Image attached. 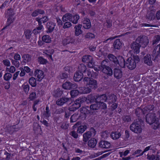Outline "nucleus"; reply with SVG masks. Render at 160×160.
<instances>
[{"label":"nucleus","instance_id":"nucleus-48","mask_svg":"<svg viewBox=\"0 0 160 160\" xmlns=\"http://www.w3.org/2000/svg\"><path fill=\"white\" fill-rule=\"evenodd\" d=\"M24 33L26 38L30 39L32 34L31 31L30 30H27L25 31Z\"/></svg>","mask_w":160,"mask_h":160},{"label":"nucleus","instance_id":"nucleus-29","mask_svg":"<svg viewBox=\"0 0 160 160\" xmlns=\"http://www.w3.org/2000/svg\"><path fill=\"white\" fill-rule=\"evenodd\" d=\"M94 72L93 71H84L83 72H86L88 76L89 77H92L93 78H95L98 75V72L97 71H95Z\"/></svg>","mask_w":160,"mask_h":160},{"label":"nucleus","instance_id":"nucleus-12","mask_svg":"<svg viewBox=\"0 0 160 160\" xmlns=\"http://www.w3.org/2000/svg\"><path fill=\"white\" fill-rule=\"evenodd\" d=\"M106 102H108L109 104H112L116 102L117 98L113 94H111L106 96Z\"/></svg>","mask_w":160,"mask_h":160},{"label":"nucleus","instance_id":"nucleus-16","mask_svg":"<svg viewBox=\"0 0 160 160\" xmlns=\"http://www.w3.org/2000/svg\"><path fill=\"white\" fill-rule=\"evenodd\" d=\"M34 74L37 77V80L40 81L44 78V75L42 71H35Z\"/></svg>","mask_w":160,"mask_h":160},{"label":"nucleus","instance_id":"nucleus-4","mask_svg":"<svg viewBox=\"0 0 160 160\" xmlns=\"http://www.w3.org/2000/svg\"><path fill=\"white\" fill-rule=\"evenodd\" d=\"M96 132L95 129L93 128H91L89 131L84 133L83 135V141L84 144H86L91 138L95 135Z\"/></svg>","mask_w":160,"mask_h":160},{"label":"nucleus","instance_id":"nucleus-27","mask_svg":"<svg viewBox=\"0 0 160 160\" xmlns=\"http://www.w3.org/2000/svg\"><path fill=\"white\" fill-rule=\"evenodd\" d=\"M82 26V25L78 24L75 27V35L76 36H78L82 33V31L81 30Z\"/></svg>","mask_w":160,"mask_h":160},{"label":"nucleus","instance_id":"nucleus-25","mask_svg":"<svg viewBox=\"0 0 160 160\" xmlns=\"http://www.w3.org/2000/svg\"><path fill=\"white\" fill-rule=\"evenodd\" d=\"M93 58L92 56L90 55H86L83 56L82 58V61L85 63H88L92 61Z\"/></svg>","mask_w":160,"mask_h":160},{"label":"nucleus","instance_id":"nucleus-37","mask_svg":"<svg viewBox=\"0 0 160 160\" xmlns=\"http://www.w3.org/2000/svg\"><path fill=\"white\" fill-rule=\"evenodd\" d=\"M81 88L82 91L81 93L83 94H87L91 92L92 88L89 87H81Z\"/></svg>","mask_w":160,"mask_h":160},{"label":"nucleus","instance_id":"nucleus-20","mask_svg":"<svg viewBox=\"0 0 160 160\" xmlns=\"http://www.w3.org/2000/svg\"><path fill=\"white\" fill-rule=\"evenodd\" d=\"M144 63L148 66L152 65V62L151 60V56L150 54H147L143 58Z\"/></svg>","mask_w":160,"mask_h":160},{"label":"nucleus","instance_id":"nucleus-17","mask_svg":"<svg viewBox=\"0 0 160 160\" xmlns=\"http://www.w3.org/2000/svg\"><path fill=\"white\" fill-rule=\"evenodd\" d=\"M83 78L82 73L80 71H78L74 74L73 79L76 82L80 81Z\"/></svg>","mask_w":160,"mask_h":160},{"label":"nucleus","instance_id":"nucleus-38","mask_svg":"<svg viewBox=\"0 0 160 160\" xmlns=\"http://www.w3.org/2000/svg\"><path fill=\"white\" fill-rule=\"evenodd\" d=\"M87 127L86 125H81L78 127L77 132L78 133H82L87 129Z\"/></svg>","mask_w":160,"mask_h":160},{"label":"nucleus","instance_id":"nucleus-33","mask_svg":"<svg viewBox=\"0 0 160 160\" xmlns=\"http://www.w3.org/2000/svg\"><path fill=\"white\" fill-rule=\"evenodd\" d=\"M72 14L69 13L65 14L62 17V20L63 22H65L67 21H71Z\"/></svg>","mask_w":160,"mask_h":160},{"label":"nucleus","instance_id":"nucleus-36","mask_svg":"<svg viewBox=\"0 0 160 160\" xmlns=\"http://www.w3.org/2000/svg\"><path fill=\"white\" fill-rule=\"evenodd\" d=\"M90 108L91 110H97L100 108V106L99 103L96 102L91 104L90 106Z\"/></svg>","mask_w":160,"mask_h":160},{"label":"nucleus","instance_id":"nucleus-5","mask_svg":"<svg viewBox=\"0 0 160 160\" xmlns=\"http://www.w3.org/2000/svg\"><path fill=\"white\" fill-rule=\"evenodd\" d=\"M136 41L142 47H146L148 44L149 42V40L148 37L143 35H140L136 39Z\"/></svg>","mask_w":160,"mask_h":160},{"label":"nucleus","instance_id":"nucleus-21","mask_svg":"<svg viewBox=\"0 0 160 160\" xmlns=\"http://www.w3.org/2000/svg\"><path fill=\"white\" fill-rule=\"evenodd\" d=\"M107 99L106 96L105 94H103L101 96H96V102L100 103L103 102V101L106 102Z\"/></svg>","mask_w":160,"mask_h":160},{"label":"nucleus","instance_id":"nucleus-2","mask_svg":"<svg viewBox=\"0 0 160 160\" xmlns=\"http://www.w3.org/2000/svg\"><path fill=\"white\" fill-rule=\"evenodd\" d=\"M138 118L134 120L130 126V129L132 132L136 133H140L142 131L141 125L143 123V121L138 116Z\"/></svg>","mask_w":160,"mask_h":160},{"label":"nucleus","instance_id":"nucleus-26","mask_svg":"<svg viewBox=\"0 0 160 160\" xmlns=\"http://www.w3.org/2000/svg\"><path fill=\"white\" fill-rule=\"evenodd\" d=\"M63 93V91L58 88L53 91L52 94L55 98H58L60 97Z\"/></svg>","mask_w":160,"mask_h":160},{"label":"nucleus","instance_id":"nucleus-51","mask_svg":"<svg viewBox=\"0 0 160 160\" xmlns=\"http://www.w3.org/2000/svg\"><path fill=\"white\" fill-rule=\"evenodd\" d=\"M85 37L86 38L91 39L94 38L95 35L93 33L90 32H88L85 35Z\"/></svg>","mask_w":160,"mask_h":160},{"label":"nucleus","instance_id":"nucleus-46","mask_svg":"<svg viewBox=\"0 0 160 160\" xmlns=\"http://www.w3.org/2000/svg\"><path fill=\"white\" fill-rule=\"evenodd\" d=\"M88 99L91 102H96V96L92 94L89 95L87 97Z\"/></svg>","mask_w":160,"mask_h":160},{"label":"nucleus","instance_id":"nucleus-64","mask_svg":"<svg viewBox=\"0 0 160 160\" xmlns=\"http://www.w3.org/2000/svg\"><path fill=\"white\" fill-rule=\"evenodd\" d=\"M79 70H86V66L83 64H81L79 65L78 67Z\"/></svg>","mask_w":160,"mask_h":160},{"label":"nucleus","instance_id":"nucleus-14","mask_svg":"<svg viewBox=\"0 0 160 160\" xmlns=\"http://www.w3.org/2000/svg\"><path fill=\"white\" fill-rule=\"evenodd\" d=\"M88 106H87L86 107H83L80 108V111L82 114H83L84 115L83 117H81V118H85L90 113V111L88 109Z\"/></svg>","mask_w":160,"mask_h":160},{"label":"nucleus","instance_id":"nucleus-47","mask_svg":"<svg viewBox=\"0 0 160 160\" xmlns=\"http://www.w3.org/2000/svg\"><path fill=\"white\" fill-rule=\"evenodd\" d=\"M154 108V106L153 105H149L144 108L145 111L148 112H150L151 111L153 110Z\"/></svg>","mask_w":160,"mask_h":160},{"label":"nucleus","instance_id":"nucleus-24","mask_svg":"<svg viewBox=\"0 0 160 160\" xmlns=\"http://www.w3.org/2000/svg\"><path fill=\"white\" fill-rule=\"evenodd\" d=\"M55 23L52 22H48L47 24V27L48 29V32H52L55 28Z\"/></svg>","mask_w":160,"mask_h":160},{"label":"nucleus","instance_id":"nucleus-32","mask_svg":"<svg viewBox=\"0 0 160 160\" xmlns=\"http://www.w3.org/2000/svg\"><path fill=\"white\" fill-rule=\"evenodd\" d=\"M121 134L118 132H112L111 134V136L113 139H117L119 138Z\"/></svg>","mask_w":160,"mask_h":160},{"label":"nucleus","instance_id":"nucleus-61","mask_svg":"<svg viewBox=\"0 0 160 160\" xmlns=\"http://www.w3.org/2000/svg\"><path fill=\"white\" fill-rule=\"evenodd\" d=\"M70 135H71L75 138H77L78 137V135L74 131H73L70 133Z\"/></svg>","mask_w":160,"mask_h":160},{"label":"nucleus","instance_id":"nucleus-13","mask_svg":"<svg viewBox=\"0 0 160 160\" xmlns=\"http://www.w3.org/2000/svg\"><path fill=\"white\" fill-rule=\"evenodd\" d=\"M141 46L136 41L132 43L131 44V48L134 50V52L136 53H138L139 52L140 47Z\"/></svg>","mask_w":160,"mask_h":160},{"label":"nucleus","instance_id":"nucleus-19","mask_svg":"<svg viewBox=\"0 0 160 160\" xmlns=\"http://www.w3.org/2000/svg\"><path fill=\"white\" fill-rule=\"evenodd\" d=\"M111 146L110 143L106 141H101L99 143V147L102 148H108Z\"/></svg>","mask_w":160,"mask_h":160},{"label":"nucleus","instance_id":"nucleus-8","mask_svg":"<svg viewBox=\"0 0 160 160\" xmlns=\"http://www.w3.org/2000/svg\"><path fill=\"white\" fill-rule=\"evenodd\" d=\"M100 69H105L106 70H112V69H113V67H110V62H109L108 59H106L103 60L101 64Z\"/></svg>","mask_w":160,"mask_h":160},{"label":"nucleus","instance_id":"nucleus-58","mask_svg":"<svg viewBox=\"0 0 160 160\" xmlns=\"http://www.w3.org/2000/svg\"><path fill=\"white\" fill-rule=\"evenodd\" d=\"M33 129L35 131H38V129L41 130V128L40 126L37 123H35L33 125Z\"/></svg>","mask_w":160,"mask_h":160},{"label":"nucleus","instance_id":"nucleus-45","mask_svg":"<svg viewBox=\"0 0 160 160\" xmlns=\"http://www.w3.org/2000/svg\"><path fill=\"white\" fill-rule=\"evenodd\" d=\"M114 75L116 78H120L122 77V74L121 71H115L114 72Z\"/></svg>","mask_w":160,"mask_h":160},{"label":"nucleus","instance_id":"nucleus-50","mask_svg":"<svg viewBox=\"0 0 160 160\" xmlns=\"http://www.w3.org/2000/svg\"><path fill=\"white\" fill-rule=\"evenodd\" d=\"M154 17L155 16L152 12H148L146 15L147 18L150 20L154 19Z\"/></svg>","mask_w":160,"mask_h":160},{"label":"nucleus","instance_id":"nucleus-49","mask_svg":"<svg viewBox=\"0 0 160 160\" xmlns=\"http://www.w3.org/2000/svg\"><path fill=\"white\" fill-rule=\"evenodd\" d=\"M160 40V36L159 35L155 36L153 40L152 45L157 44Z\"/></svg>","mask_w":160,"mask_h":160},{"label":"nucleus","instance_id":"nucleus-11","mask_svg":"<svg viewBox=\"0 0 160 160\" xmlns=\"http://www.w3.org/2000/svg\"><path fill=\"white\" fill-rule=\"evenodd\" d=\"M126 66L130 70H132L135 68L136 64L132 58H129L127 60Z\"/></svg>","mask_w":160,"mask_h":160},{"label":"nucleus","instance_id":"nucleus-63","mask_svg":"<svg viewBox=\"0 0 160 160\" xmlns=\"http://www.w3.org/2000/svg\"><path fill=\"white\" fill-rule=\"evenodd\" d=\"M99 104L100 106V108L101 109H106L107 108L106 104L103 102L99 103Z\"/></svg>","mask_w":160,"mask_h":160},{"label":"nucleus","instance_id":"nucleus-7","mask_svg":"<svg viewBox=\"0 0 160 160\" xmlns=\"http://www.w3.org/2000/svg\"><path fill=\"white\" fill-rule=\"evenodd\" d=\"M72 102V100L71 98L65 97L58 99L56 101V104L59 106H62L64 104H67L68 103L70 104Z\"/></svg>","mask_w":160,"mask_h":160},{"label":"nucleus","instance_id":"nucleus-6","mask_svg":"<svg viewBox=\"0 0 160 160\" xmlns=\"http://www.w3.org/2000/svg\"><path fill=\"white\" fill-rule=\"evenodd\" d=\"M119 61L118 60L117 64L114 65V70H121V68H123L126 66L125 60L122 57H119Z\"/></svg>","mask_w":160,"mask_h":160},{"label":"nucleus","instance_id":"nucleus-56","mask_svg":"<svg viewBox=\"0 0 160 160\" xmlns=\"http://www.w3.org/2000/svg\"><path fill=\"white\" fill-rule=\"evenodd\" d=\"M36 98V94L35 92H32L29 95V98L31 100H33Z\"/></svg>","mask_w":160,"mask_h":160},{"label":"nucleus","instance_id":"nucleus-23","mask_svg":"<svg viewBox=\"0 0 160 160\" xmlns=\"http://www.w3.org/2000/svg\"><path fill=\"white\" fill-rule=\"evenodd\" d=\"M88 141V146L92 148H93L95 147L97 142V140L94 138H91Z\"/></svg>","mask_w":160,"mask_h":160},{"label":"nucleus","instance_id":"nucleus-30","mask_svg":"<svg viewBox=\"0 0 160 160\" xmlns=\"http://www.w3.org/2000/svg\"><path fill=\"white\" fill-rule=\"evenodd\" d=\"M108 57L110 61L114 63L113 65L112 66V67H114V65L117 64L118 60L115 56L111 54H108Z\"/></svg>","mask_w":160,"mask_h":160},{"label":"nucleus","instance_id":"nucleus-60","mask_svg":"<svg viewBox=\"0 0 160 160\" xmlns=\"http://www.w3.org/2000/svg\"><path fill=\"white\" fill-rule=\"evenodd\" d=\"M72 26L71 23L69 22H67L64 23L63 27V28L65 29L70 27Z\"/></svg>","mask_w":160,"mask_h":160},{"label":"nucleus","instance_id":"nucleus-39","mask_svg":"<svg viewBox=\"0 0 160 160\" xmlns=\"http://www.w3.org/2000/svg\"><path fill=\"white\" fill-rule=\"evenodd\" d=\"M79 18V16L78 15H75L73 16L72 15L71 22L74 24H77L78 22V21Z\"/></svg>","mask_w":160,"mask_h":160},{"label":"nucleus","instance_id":"nucleus-42","mask_svg":"<svg viewBox=\"0 0 160 160\" xmlns=\"http://www.w3.org/2000/svg\"><path fill=\"white\" fill-rule=\"evenodd\" d=\"M72 90L70 91V94L72 98H73L77 96L79 93V91L76 89Z\"/></svg>","mask_w":160,"mask_h":160},{"label":"nucleus","instance_id":"nucleus-59","mask_svg":"<svg viewBox=\"0 0 160 160\" xmlns=\"http://www.w3.org/2000/svg\"><path fill=\"white\" fill-rule=\"evenodd\" d=\"M49 19L47 16H45L41 18V24L42 23H44L49 20Z\"/></svg>","mask_w":160,"mask_h":160},{"label":"nucleus","instance_id":"nucleus-52","mask_svg":"<svg viewBox=\"0 0 160 160\" xmlns=\"http://www.w3.org/2000/svg\"><path fill=\"white\" fill-rule=\"evenodd\" d=\"M122 119L124 122H129L131 121V117L129 115H124L122 117Z\"/></svg>","mask_w":160,"mask_h":160},{"label":"nucleus","instance_id":"nucleus-62","mask_svg":"<svg viewBox=\"0 0 160 160\" xmlns=\"http://www.w3.org/2000/svg\"><path fill=\"white\" fill-rule=\"evenodd\" d=\"M60 77L61 79L67 78H68V75L66 72H63L60 75Z\"/></svg>","mask_w":160,"mask_h":160},{"label":"nucleus","instance_id":"nucleus-35","mask_svg":"<svg viewBox=\"0 0 160 160\" xmlns=\"http://www.w3.org/2000/svg\"><path fill=\"white\" fill-rule=\"evenodd\" d=\"M22 58L23 59V62L25 63H27L31 61V56L28 54H25L23 55Z\"/></svg>","mask_w":160,"mask_h":160},{"label":"nucleus","instance_id":"nucleus-43","mask_svg":"<svg viewBox=\"0 0 160 160\" xmlns=\"http://www.w3.org/2000/svg\"><path fill=\"white\" fill-rule=\"evenodd\" d=\"M160 44H158L157 46L154 48L153 51V54L156 53V54L155 57V59L157 58V55L160 52Z\"/></svg>","mask_w":160,"mask_h":160},{"label":"nucleus","instance_id":"nucleus-1","mask_svg":"<svg viewBox=\"0 0 160 160\" xmlns=\"http://www.w3.org/2000/svg\"><path fill=\"white\" fill-rule=\"evenodd\" d=\"M146 122L150 125L154 130L160 128V122L158 118L155 113H149L147 114L146 116Z\"/></svg>","mask_w":160,"mask_h":160},{"label":"nucleus","instance_id":"nucleus-41","mask_svg":"<svg viewBox=\"0 0 160 160\" xmlns=\"http://www.w3.org/2000/svg\"><path fill=\"white\" fill-rule=\"evenodd\" d=\"M38 61L40 64H45L48 62L47 60L42 57H39L38 58Z\"/></svg>","mask_w":160,"mask_h":160},{"label":"nucleus","instance_id":"nucleus-34","mask_svg":"<svg viewBox=\"0 0 160 160\" xmlns=\"http://www.w3.org/2000/svg\"><path fill=\"white\" fill-rule=\"evenodd\" d=\"M43 115L46 119H48L51 116V112L48 106L46 107L45 111H44Z\"/></svg>","mask_w":160,"mask_h":160},{"label":"nucleus","instance_id":"nucleus-53","mask_svg":"<svg viewBox=\"0 0 160 160\" xmlns=\"http://www.w3.org/2000/svg\"><path fill=\"white\" fill-rule=\"evenodd\" d=\"M23 88L24 91L26 93H28V92L29 89V86L28 84H24L22 86Z\"/></svg>","mask_w":160,"mask_h":160},{"label":"nucleus","instance_id":"nucleus-3","mask_svg":"<svg viewBox=\"0 0 160 160\" xmlns=\"http://www.w3.org/2000/svg\"><path fill=\"white\" fill-rule=\"evenodd\" d=\"M82 82L85 85L92 89H95L97 88V81L92 78L85 77Z\"/></svg>","mask_w":160,"mask_h":160},{"label":"nucleus","instance_id":"nucleus-54","mask_svg":"<svg viewBox=\"0 0 160 160\" xmlns=\"http://www.w3.org/2000/svg\"><path fill=\"white\" fill-rule=\"evenodd\" d=\"M12 75L11 73H6L4 76V79L6 81L9 80L12 77Z\"/></svg>","mask_w":160,"mask_h":160},{"label":"nucleus","instance_id":"nucleus-55","mask_svg":"<svg viewBox=\"0 0 160 160\" xmlns=\"http://www.w3.org/2000/svg\"><path fill=\"white\" fill-rule=\"evenodd\" d=\"M130 58H132V60L135 61L136 64L138 63L140 61L139 57L138 55H133L132 57Z\"/></svg>","mask_w":160,"mask_h":160},{"label":"nucleus","instance_id":"nucleus-40","mask_svg":"<svg viewBox=\"0 0 160 160\" xmlns=\"http://www.w3.org/2000/svg\"><path fill=\"white\" fill-rule=\"evenodd\" d=\"M29 83L32 87H35L36 86V80L33 77L30 78L29 79Z\"/></svg>","mask_w":160,"mask_h":160},{"label":"nucleus","instance_id":"nucleus-44","mask_svg":"<svg viewBox=\"0 0 160 160\" xmlns=\"http://www.w3.org/2000/svg\"><path fill=\"white\" fill-rule=\"evenodd\" d=\"M42 41L46 43H50L51 42V38L48 35L43 36L42 38Z\"/></svg>","mask_w":160,"mask_h":160},{"label":"nucleus","instance_id":"nucleus-28","mask_svg":"<svg viewBox=\"0 0 160 160\" xmlns=\"http://www.w3.org/2000/svg\"><path fill=\"white\" fill-rule=\"evenodd\" d=\"M45 13L44 11L43 10L38 9L34 10L32 13L31 15L33 17H35L39 14H43Z\"/></svg>","mask_w":160,"mask_h":160},{"label":"nucleus","instance_id":"nucleus-22","mask_svg":"<svg viewBox=\"0 0 160 160\" xmlns=\"http://www.w3.org/2000/svg\"><path fill=\"white\" fill-rule=\"evenodd\" d=\"M122 45L120 39H118L114 41L113 43V46L114 49L119 50L122 47Z\"/></svg>","mask_w":160,"mask_h":160},{"label":"nucleus","instance_id":"nucleus-15","mask_svg":"<svg viewBox=\"0 0 160 160\" xmlns=\"http://www.w3.org/2000/svg\"><path fill=\"white\" fill-rule=\"evenodd\" d=\"M75 41V39L73 38L68 37L63 39L62 41V43L63 46H65L70 43H74Z\"/></svg>","mask_w":160,"mask_h":160},{"label":"nucleus","instance_id":"nucleus-10","mask_svg":"<svg viewBox=\"0 0 160 160\" xmlns=\"http://www.w3.org/2000/svg\"><path fill=\"white\" fill-rule=\"evenodd\" d=\"M62 87L65 89L70 90L76 89L78 85L75 83H72L70 82H66L62 84Z\"/></svg>","mask_w":160,"mask_h":160},{"label":"nucleus","instance_id":"nucleus-18","mask_svg":"<svg viewBox=\"0 0 160 160\" xmlns=\"http://www.w3.org/2000/svg\"><path fill=\"white\" fill-rule=\"evenodd\" d=\"M82 20L83 27L86 29H89L91 27V22L89 19L87 18H84Z\"/></svg>","mask_w":160,"mask_h":160},{"label":"nucleus","instance_id":"nucleus-9","mask_svg":"<svg viewBox=\"0 0 160 160\" xmlns=\"http://www.w3.org/2000/svg\"><path fill=\"white\" fill-rule=\"evenodd\" d=\"M8 19L7 22V24L9 26L11 23H12L14 20V18H13V16L15 14L12 9H10L8 10L7 11Z\"/></svg>","mask_w":160,"mask_h":160},{"label":"nucleus","instance_id":"nucleus-31","mask_svg":"<svg viewBox=\"0 0 160 160\" xmlns=\"http://www.w3.org/2000/svg\"><path fill=\"white\" fill-rule=\"evenodd\" d=\"M81 115H78V113H75L72 115L70 118V122H75L79 118H81Z\"/></svg>","mask_w":160,"mask_h":160},{"label":"nucleus","instance_id":"nucleus-57","mask_svg":"<svg viewBox=\"0 0 160 160\" xmlns=\"http://www.w3.org/2000/svg\"><path fill=\"white\" fill-rule=\"evenodd\" d=\"M135 113L137 116L139 115L141 112L143 113V114H144L145 113L144 112L143 110L139 108H137L135 110Z\"/></svg>","mask_w":160,"mask_h":160}]
</instances>
